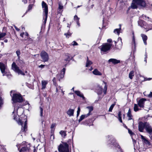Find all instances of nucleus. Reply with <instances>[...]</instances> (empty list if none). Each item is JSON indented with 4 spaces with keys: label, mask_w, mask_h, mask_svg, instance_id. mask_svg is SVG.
<instances>
[{
    "label": "nucleus",
    "mask_w": 152,
    "mask_h": 152,
    "mask_svg": "<svg viewBox=\"0 0 152 152\" xmlns=\"http://www.w3.org/2000/svg\"><path fill=\"white\" fill-rule=\"evenodd\" d=\"M145 3L143 0H133L131 7L134 9L137 8L138 6L145 7Z\"/></svg>",
    "instance_id": "1"
},
{
    "label": "nucleus",
    "mask_w": 152,
    "mask_h": 152,
    "mask_svg": "<svg viewBox=\"0 0 152 152\" xmlns=\"http://www.w3.org/2000/svg\"><path fill=\"white\" fill-rule=\"evenodd\" d=\"M58 150L59 152H71L69 151V145L66 142H63L60 144L58 148ZM54 152H58L57 151Z\"/></svg>",
    "instance_id": "2"
},
{
    "label": "nucleus",
    "mask_w": 152,
    "mask_h": 152,
    "mask_svg": "<svg viewBox=\"0 0 152 152\" xmlns=\"http://www.w3.org/2000/svg\"><path fill=\"white\" fill-rule=\"evenodd\" d=\"M42 6L43 9V20H44V22L45 24L46 23L48 17V7L44 1L42 2Z\"/></svg>",
    "instance_id": "3"
},
{
    "label": "nucleus",
    "mask_w": 152,
    "mask_h": 152,
    "mask_svg": "<svg viewBox=\"0 0 152 152\" xmlns=\"http://www.w3.org/2000/svg\"><path fill=\"white\" fill-rule=\"evenodd\" d=\"M27 117L25 116L24 117V119H19L18 122L19 124L20 125L22 126V128L21 131L22 132H25L27 129V120L26 119Z\"/></svg>",
    "instance_id": "4"
},
{
    "label": "nucleus",
    "mask_w": 152,
    "mask_h": 152,
    "mask_svg": "<svg viewBox=\"0 0 152 152\" xmlns=\"http://www.w3.org/2000/svg\"><path fill=\"white\" fill-rule=\"evenodd\" d=\"M12 100L14 103L17 102H21L23 101V99L20 94L15 93L13 94L12 96Z\"/></svg>",
    "instance_id": "5"
},
{
    "label": "nucleus",
    "mask_w": 152,
    "mask_h": 152,
    "mask_svg": "<svg viewBox=\"0 0 152 152\" xmlns=\"http://www.w3.org/2000/svg\"><path fill=\"white\" fill-rule=\"evenodd\" d=\"M111 47V45L108 43L103 44L99 48L101 50L102 53H104L109 50Z\"/></svg>",
    "instance_id": "6"
},
{
    "label": "nucleus",
    "mask_w": 152,
    "mask_h": 152,
    "mask_svg": "<svg viewBox=\"0 0 152 152\" xmlns=\"http://www.w3.org/2000/svg\"><path fill=\"white\" fill-rule=\"evenodd\" d=\"M12 69L15 72L18 73L19 75L21 74L23 75H25L24 72L19 69V67L16 65L15 62H13L12 65Z\"/></svg>",
    "instance_id": "7"
},
{
    "label": "nucleus",
    "mask_w": 152,
    "mask_h": 152,
    "mask_svg": "<svg viewBox=\"0 0 152 152\" xmlns=\"http://www.w3.org/2000/svg\"><path fill=\"white\" fill-rule=\"evenodd\" d=\"M40 56L42 61L43 62L47 61L49 59V56L48 53L45 51H42L40 53Z\"/></svg>",
    "instance_id": "8"
},
{
    "label": "nucleus",
    "mask_w": 152,
    "mask_h": 152,
    "mask_svg": "<svg viewBox=\"0 0 152 152\" xmlns=\"http://www.w3.org/2000/svg\"><path fill=\"white\" fill-rule=\"evenodd\" d=\"M65 70L66 69L65 68H64L61 71L60 73L57 75L56 76L57 79H58L59 81L64 77Z\"/></svg>",
    "instance_id": "9"
},
{
    "label": "nucleus",
    "mask_w": 152,
    "mask_h": 152,
    "mask_svg": "<svg viewBox=\"0 0 152 152\" xmlns=\"http://www.w3.org/2000/svg\"><path fill=\"white\" fill-rule=\"evenodd\" d=\"M148 124L147 123H143L142 122H140L139 123L138 125V129L140 132H143V130L145 127L146 126V124Z\"/></svg>",
    "instance_id": "10"
},
{
    "label": "nucleus",
    "mask_w": 152,
    "mask_h": 152,
    "mask_svg": "<svg viewBox=\"0 0 152 152\" xmlns=\"http://www.w3.org/2000/svg\"><path fill=\"white\" fill-rule=\"evenodd\" d=\"M145 130L146 132L150 135L152 134V127L149 124H146Z\"/></svg>",
    "instance_id": "11"
},
{
    "label": "nucleus",
    "mask_w": 152,
    "mask_h": 152,
    "mask_svg": "<svg viewBox=\"0 0 152 152\" xmlns=\"http://www.w3.org/2000/svg\"><path fill=\"white\" fill-rule=\"evenodd\" d=\"M146 101V99L145 98H141L138 102V105L141 108H143L144 105V103Z\"/></svg>",
    "instance_id": "12"
},
{
    "label": "nucleus",
    "mask_w": 152,
    "mask_h": 152,
    "mask_svg": "<svg viewBox=\"0 0 152 152\" xmlns=\"http://www.w3.org/2000/svg\"><path fill=\"white\" fill-rule=\"evenodd\" d=\"M6 68V66L3 63L0 62V69L3 76H4L6 74V73L5 72Z\"/></svg>",
    "instance_id": "13"
},
{
    "label": "nucleus",
    "mask_w": 152,
    "mask_h": 152,
    "mask_svg": "<svg viewBox=\"0 0 152 152\" xmlns=\"http://www.w3.org/2000/svg\"><path fill=\"white\" fill-rule=\"evenodd\" d=\"M30 149V145L28 144L26 146L22 147L20 150L19 152H28Z\"/></svg>",
    "instance_id": "14"
},
{
    "label": "nucleus",
    "mask_w": 152,
    "mask_h": 152,
    "mask_svg": "<svg viewBox=\"0 0 152 152\" xmlns=\"http://www.w3.org/2000/svg\"><path fill=\"white\" fill-rule=\"evenodd\" d=\"M141 137L142 140V141L146 145H151L150 142L147 140L144 136L142 135H140Z\"/></svg>",
    "instance_id": "15"
},
{
    "label": "nucleus",
    "mask_w": 152,
    "mask_h": 152,
    "mask_svg": "<svg viewBox=\"0 0 152 152\" xmlns=\"http://www.w3.org/2000/svg\"><path fill=\"white\" fill-rule=\"evenodd\" d=\"M138 25L140 27H145V26H146V23L144 21L142 20H140L138 21Z\"/></svg>",
    "instance_id": "16"
},
{
    "label": "nucleus",
    "mask_w": 152,
    "mask_h": 152,
    "mask_svg": "<svg viewBox=\"0 0 152 152\" xmlns=\"http://www.w3.org/2000/svg\"><path fill=\"white\" fill-rule=\"evenodd\" d=\"M108 61L109 62H111L114 64H118L120 62V61L119 60H117L113 58L110 59L108 60Z\"/></svg>",
    "instance_id": "17"
},
{
    "label": "nucleus",
    "mask_w": 152,
    "mask_h": 152,
    "mask_svg": "<svg viewBox=\"0 0 152 152\" xmlns=\"http://www.w3.org/2000/svg\"><path fill=\"white\" fill-rule=\"evenodd\" d=\"M141 36L142 37L144 44L146 45H147L146 41L148 38L147 36L145 34H141Z\"/></svg>",
    "instance_id": "18"
},
{
    "label": "nucleus",
    "mask_w": 152,
    "mask_h": 152,
    "mask_svg": "<svg viewBox=\"0 0 152 152\" xmlns=\"http://www.w3.org/2000/svg\"><path fill=\"white\" fill-rule=\"evenodd\" d=\"M74 109H69L67 111V113L69 116H73L74 115Z\"/></svg>",
    "instance_id": "19"
},
{
    "label": "nucleus",
    "mask_w": 152,
    "mask_h": 152,
    "mask_svg": "<svg viewBox=\"0 0 152 152\" xmlns=\"http://www.w3.org/2000/svg\"><path fill=\"white\" fill-rule=\"evenodd\" d=\"M92 62L91 61L89 60L88 57L87 56L86 66V67L89 66L91 65L92 64Z\"/></svg>",
    "instance_id": "20"
},
{
    "label": "nucleus",
    "mask_w": 152,
    "mask_h": 152,
    "mask_svg": "<svg viewBox=\"0 0 152 152\" xmlns=\"http://www.w3.org/2000/svg\"><path fill=\"white\" fill-rule=\"evenodd\" d=\"M75 93L78 96L82 97L83 99H85V97L80 92L78 91H75Z\"/></svg>",
    "instance_id": "21"
},
{
    "label": "nucleus",
    "mask_w": 152,
    "mask_h": 152,
    "mask_svg": "<svg viewBox=\"0 0 152 152\" xmlns=\"http://www.w3.org/2000/svg\"><path fill=\"white\" fill-rule=\"evenodd\" d=\"M96 92L98 94H101L102 92V88L99 86H98L97 88Z\"/></svg>",
    "instance_id": "22"
},
{
    "label": "nucleus",
    "mask_w": 152,
    "mask_h": 152,
    "mask_svg": "<svg viewBox=\"0 0 152 152\" xmlns=\"http://www.w3.org/2000/svg\"><path fill=\"white\" fill-rule=\"evenodd\" d=\"M127 115L128 117V120H131L132 119V116L131 114V110L129 108L128 110V111L127 113Z\"/></svg>",
    "instance_id": "23"
},
{
    "label": "nucleus",
    "mask_w": 152,
    "mask_h": 152,
    "mask_svg": "<svg viewBox=\"0 0 152 152\" xmlns=\"http://www.w3.org/2000/svg\"><path fill=\"white\" fill-rule=\"evenodd\" d=\"M93 73L94 74L97 75H101L102 74L97 69H94L93 72Z\"/></svg>",
    "instance_id": "24"
},
{
    "label": "nucleus",
    "mask_w": 152,
    "mask_h": 152,
    "mask_svg": "<svg viewBox=\"0 0 152 152\" xmlns=\"http://www.w3.org/2000/svg\"><path fill=\"white\" fill-rule=\"evenodd\" d=\"M48 82L47 81L42 80V89H45L46 87V86Z\"/></svg>",
    "instance_id": "25"
},
{
    "label": "nucleus",
    "mask_w": 152,
    "mask_h": 152,
    "mask_svg": "<svg viewBox=\"0 0 152 152\" xmlns=\"http://www.w3.org/2000/svg\"><path fill=\"white\" fill-rule=\"evenodd\" d=\"M80 18H78L76 15H75L74 17V20L76 22L77 25L79 26H80V23L79 22Z\"/></svg>",
    "instance_id": "26"
},
{
    "label": "nucleus",
    "mask_w": 152,
    "mask_h": 152,
    "mask_svg": "<svg viewBox=\"0 0 152 152\" xmlns=\"http://www.w3.org/2000/svg\"><path fill=\"white\" fill-rule=\"evenodd\" d=\"M63 6L62 4L60 2H59L58 10H59V11H63Z\"/></svg>",
    "instance_id": "27"
},
{
    "label": "nucleus",
    "mask_w": 152,
    "mask_h": 152,
    "mask_svg": "<svg viewBox=\"0 0 152 152\" xmlns=\"http://www.w3.org/2000/svg\"><path fill=\"white\" fill-rule=\"evenodd\" d=\"M134 76V71L133 70L131 71L129 75V78L132 80V79L133 77Z\"/></svg>",
    "instance_id": "28"
},
{
    "label": "nucleus",
    "mask_w": 152,
    "mask_h": 152,
    "mask_svg": "<svg viewBox=\"0 0 152 152\" xmlns=\"http://www.w3.org/2000/svg\"><path fill=\"white\" fill-rule=\"evenodd\" d=\"M120 26V27L119 28H116L115 29L114 31V32L115 33H117L118 35L119 34L120 31L121 30V25H119Z\"/></svg>",
    "instance_id": "29"
},
{
    "label": "nucleus",
    "mask_w": 152,
    "mask_h": 152,
    "mask_svg": "<svg viewBox=\"0 0 152 152\" xmlns=\"http://www.w3.org/2000/svg\"><path fill=\"white\" fill-rule=\"evenodd\" d=\"M16 54L18 57V60H20V51L19 50H17L16 52Z\"/></svg>",
    "instance_id": "30"
},
{
    "label": "nucleus",
    "mask_w": 152,
    "mask_h": 152,
    "mask_svg": "<svg viewBox=\"0 0 152 152\" xmlns=\"http://www.w3.org/2000/svg\"><path fill=\"white\" fill-rule=\"evenodd\" d=\"M139 109L138 108V105L136 104H134V111L135 112H137L139 110Z\"/></svg>",
    "instance_id": "31"
},
{
    "label": "nucleus",
    "mask_w": 152,
    "mask_h": 152,
    "mask_svg": "<svg viewBox=\"0 0 152 152\" xmlns=\"http://www.w3.org/2000/svg\"><path fill=\"white\" fill-rule=\"evenodd\" d=\"M60 134L63 137H64L66 136V132L65 131H61L60 132Z\"/></svg>",
    "instance_id": "32"
},
{
    "label": "nucleus",
    "mask_w": 152,
    "mask_h": 152,
    "mask_svg": "<svg viewBox=\"0 0 152 152\" xmlns=\"http://www.w3.org/2000/svg\"><path fill=\"white\" fill-rule=\"evenodd\" d=\"M104 83L105 84L104 88V90H103V93L104 94H105L106 93L107 90V86L105 82H104Z\"/></svg>",
    "instance_id": "33"
},
{
    "label": "nucleus",
    "mask_w": 152,
    "mask_h": 152,
    "mask_svg": "<svg viewBox=\"0 0 152 152\" xmlns=\"http://www.w3.org/2000/svg\"><path fill=\"white\" fill-rule=\"evenodd\" d=\"M122 42H120V43L118 45H115V47L118 49H120L122 48Z\"/></svg>",
    "instance_id": "34"
},
{
    "label": "nucleus",
    "mask_w": 152,
    "mask_h": 152,
    "mask_svg": "<svg viewBox=\"0 0 152 152\" xmlns=\"http://www.w3.org/2000/svg\"><path fill=\"white\" fill-rule=\"evenodd\" d=\"M87 108L89 110V112L88 113H90V114L91 115V112L93 110V108L92 106H89L87 107Z\"/></svg>",
    "instance_id": "35"
},
{
    "label": "nucleus",
    "mask_w": 152,
    "mask_h": 152,
    "mask_svg": "<svg viewBox=\"0 0 152 152\" xmlns=\"http://www.w3.org/2000/svg\"><path fill=\"white\" fill-rule=\"evenodd\" d=\"M115 105V103H114V104H112L111 105V106H110V107L109 109V110H108V111L109 112H111L112 111V110L113 108L114 107V106Z\"/></svg>",
    "instance_id": "36"
},
{
    "label": "nucleus",
    "mask_w": 152,
    "mask_h": 152,
    "mask_svg": "<svg viewBox=\"0 0 152 152\" xmlns=\"http://www.w3.org/2000/svg\"><path fill=\"white\" fill-rule=\"evenodd\" d=\"M43 109L41 107H39V112L40 113V116L42 117L43 116Z\"/></svg>",
    "instance_id": "37"
},
{
    "label": "nucleus",
    "mask_w": 152,
    "mask_h": 152,
    "mask_svg": "<svg viewBox=\"0 0 152 152\" xmlns=\"http://www.w3.org/2000/svg\"><path fill=\"white\" fill-rule=\"evenodd\" d=\"M72 34L69 32V31H68L67 33H65L64 35L66 36V37H69Z\"/></svg>",
    "instance_id": "38"
},
{
    "label": "nucleus",
    "mask_w": 152,
    "mask_h": 152,
    "mask_svg": "<svg viewBox=\"0 0 152 152\" xmlns=\"http://www.w3.org/2000/svg\"><path fill=\"white\" fill-rule=\"evenodd\" d=\"M66 56L67 57V58H66L64 60L67 62H69V61L70 60V59L69 56L68 54H67L66 55Z\"/></svg>",
    "instance_id": "39"
},
{
    "label": "nucleus",
    "mask_w": 152,
    "mask_h": 152,
    "mask_svg": "<svg viewBox=\"0 0 152 152\" xmlns=\"http://www.w3.org/2000/svg\"><path fill=\"white\" fill-rule=\"evenodd\" d=\"M133 36L132 37V45L134 44V45L135 46V41L134 34L133 33Z\"/></svg>",
    "instance_id": "40"
},
{
    "label": "nucleus",
    "mask_w": 152,
    "mask_h": 152,
    "mask_svg": "<svg viewBox=\"0 0 152 152\" xmlns=\"http://www.w3.org/2000/svg\"><path fill=\"white\" fill-rule=\"evenodd\" d=\"M84 115H82L80 117V118L79 120V122H80L81 121H82L83 120V119H84L85 118L84 117Z\"/></svg>",
    "instance_id": "41"
},
{
    "label": "nucleus",
    "mask_w": 152,
    "mask_h": 152,
    "mask_svg": "<svg viewBox=\"0 0 152 152\" xmlns=\"http://www.w3.org/2000/svg\"><path fill=\"white\" fill-rule=\"evenodd\" d=\"M128 132L130 134L131 136H132L134 134V133L129 129H128Z\"/></svg>",
    "instance_id": "42"
},
{
    "label": "nucleus",
    "mask_w": 152,
    "mask_h": 152,
    "mask_svg": "<svg viewBox=\"0 0 152 152\" xmlns=\"http://www.w3.org/2000/svg\"><path fill=\"white\" fill-rule=\"evenodd\" d=\"M27 37L26 38L28 40H31V41H32V39L30 38H28V33L27 32H26L25 33H24V34Z\"/></svg>",
    "instance_id": "43"
},
{
    "label": "nucleus",
    "mask_w": 152,
    "mask_h": 152,
    "mask_svg": "<svg viewBox=\"0 0 152 152\" xmlns=\"http://www.w3.org/2000/svg\"><path fill=\"white\" fill-rule=\"evenodd\" d=\"M6 35L5 33H0V39L4 37Z\"/></svg>",
    "instance_id": "44"
},
{
    "label": "nucleus",
    "mask_w": 152,
    "mask_h": 152,
    "mask_svg": "<svg viewBox=\"0 0 152 152\" xmlns=\"http://www.w3.org/2000/svg\"><path fill=\"white\" fill-rule=\"evenodd\" d=\"M3 104V99L1 97H0V107H1Z\"/></svg>",
    "instance_id": "45"
},
{
    "label": "nucleus",
    "mask_w": 152,
    "mask_h": 152,
    "mask_svg": "<svg viewBox=\"0 0 152 152\" xmlns=\"http://www.w3.org/2000/svg\"><path fill=\"white\" fill-rule=\"evenodd\" d=\"M80 107H78V108H77V117H78L79 116V114H80Z\"/></svg>",
    "instance_id": "46"
},
{
    "label": "nucleus",
    "mask_w": 152,
    "mask_h": 152,
    "mask_svg": "<svg viewBox=\"0 0 152 152\" xmlns=\"http://www.w3.org/2000/svg\"><path fill=\"white\" fill-rule=\"evenodd\" d=\"M71 45H73V46L77 45H78V44L75 41H74L72 43V44Z\"/></svg>",
    "instance_id": "47"
},
{
    "label": "nucleus",
    "mask_w": 152,
    "mask_h": 152,
    "mask_svg": "<svg viewBox=\"0 0 152 152\" xmlns=\"http://www.w3.org/2000/svg\"><path fill=\"white\" fill-rule=\"evenodd\" d=\"M147 53L146 52L145 53V58L144 61L146 63L147 62Z\"/></svg>",
    "instance_id": "48"
},
{
    "label": "nucleus",
    "mask_w": 152,
    "mask_h": 152,
    "mask_svg": "<svg viewBox=\"0 0 152 152\" xmlns=\"http://www.w3.org/2000/svg\"><path fill=\"white\" fill-rule=\"evenodd\" d=\"M53 83L54 85H56V79L55 77H54L53 80Z\"/></svg>",
    "instance_id": "49"
},
{
    "label": "nucleus",
    "mask_w": 152,
    "mask_h": 152,
    "mask_svg": "<svg viewBox=\"0 0 152 152\" xmlns=\"http://www.w3.org/2000/svg\"><path fill=\"white\" fill-rule=\"evenodd\" d=\"M32 7V5L31 4H30L29 5L28 7V11H29L30 10H31Z\"/></svg>",
    "instance_id": "50"
},
{
    "label": "nucleus",
    "mask_w": 152,
    "mask_h": 152,
    "mask_svg": "<svg viewBox=\"0 0 152 152\" xmlns=\"http://www.w3.org/2000/svg\"><path fill=\"white\" fill-rule=\"evenodd\" d=\"M84 116V117L85 118H86L88 117L90 115V113H88L86 115H83Z\"/></svg>",
    "instance_id": "51"
},
{
    "label": "nucleus",
    "mask_w": 152,
    "mask_h": 152,
    "mask_svg": "<svg viewBox=\"0 0 152 152\" xmlns=\"http://www.w3.org/2000/svg\"><path fill=\"white\" fill-rule=\"evenodd\" d=\"M45 65H42V64L40 65H39L38 66V67L39 68H41V69L43 68L44 67V66H45Z\"/></svg>",
    "instance_id": "52"
},
{
    "label": "nucleus",
    "mask_w": 152,
    "mask_h": 152,
    "mask_svg": "<svg viewBox=\"0 0 152 152\" xmlns=\"http://www.w3.org/2000/svg\"><path fill=\"white\" fill-rule=\"evenodd\" d=\"M56 126V124H53L51 126L50 128L53 129Z\"/></svg>",
    "instance_id": "53"
},
{
    "label": "nucleus",
    "mask_w": 152,
    "mask_h": 152,
    "mask_svg": "<svg viewBox=\"0 0 152 152\" xmlns=\"http://www.w3.org/2000/svg\"><path fill=\"white\" fill-rule=\"evenodd\" d=\"M149 97H152V92H151L148 95Z\"/></svg>",
    "instance_id": "54"
},
{
    "label": "nucleus",
    "mask_w": 152,
    "mask_h": 152,
    "mask_svg": "<svg viewBox=\"0 0 152 152\" xmlns=\"http://www.w3.org/2000/svg\"><path fill=\"white\" fill-rule=\"evenodd\" d=\"M14 27L16 30L18 31H19L20 30V29L18 28L16 26H14Z\"/></svg>",
    "instance_id": "55"
},
{
    "label": "nucleus",
    "mask_w": 152,
    "mask_h": 152,
    "mask_svg": "<svg viewBox=\"0 0 152 152\" xmlns=\"http://www.w3.org/2000/svg\"><path fill=\"white\" fill-rule=\"evenodd\" d=\"M152 78H145V80H150Z\"/></svg>",
    "instance_id": "56"
},
{
    "label": "nucleus",
    "mask_w": 152,
    "mask_h": 152,
    "mask_svg": "<svg viewBox=\"0 0 152 152\" xmlns=\"http://www.w3.org/2000/svg\"><path fill=\"white\" fill-rule=\"evenodd\" d=\"M118 119L120 122H121V123L122 122V119H121V117H119Z\"/></svg>",
    "instance_id": "57"
},
{
    "label": "nucleus",
    "mask_w": 152,
    "mask_h": 152,
    "mask_svg": "<svg viewBox=\"0 0 152 152\" xmlns=\"http://www.w3.org/2000/svg\"><path fill=\"white\" fill-rule=\"evenodd\" d=\"M24 32L22 33H21L20 34V36L21 37H23V35H24Z\"/></svg>",
    "instance_id": "58"
},
{
    "label": "nucleus",
    "mask_w": 152,
    "mask_h": 152,
    "mask_svg": "<svg viewBox=\"0 0 152 152\" xmlns=\"http://www.w3.org/2000/svg\"><path fill=\"white\" fill-rule=\"evenodd\" d=\"M118 118L121 117V111H119L118 112Z\"/></svg>",
    "instance_id": "59"
},
{
    "label": "nucleus",
    "mask_w": 152,
    "mask_h": 152,
    "mask_svg": "<svg viewBox=\"0 0 152 152\" xmlns=\"http://www.w3.org/2000/svg\"><path fill=\"white\" fill-rule=\"evenodd\" d=\"M112 40L111 39H107V41L108 42H112Z\"/></svg>",
    "instance_id": "60"
},
{
    "label": "nucleus",
    "mask_w": 152,
    "mask_h": 152,
    "mask_svg": "<svg viewBox=\"0 0 152 152\" xmlns=\"http://www.w3.org/2000/svg\"><path fill=\"white\" fill-rule=\"evenodd\" d=\"M27 0H22V1L24 2L25 4L26 3Z\"/></svg>",
    "instance_id": "61"
},
{
    "label": "nucleus",
    "mask_w": 152,
    "mask_h": 152,
    "mask_svg": "<svg viewBox=\"0 0 152 152\" xmlns=\"http://www.w3.org/2000/svg\"><path fill=\"white\" fill-rule=\"evenodd\" d=\"M118 41H119V40H120V42H122V41H121L122 39H121V37H119L118 38Z\"/></svg>",
    "instance_id": "62"
},
{
    "label": "nucleus",
    "mask_w": 152,
    "mask_h": 152,
    "mask_svg": "<svg viewBox=\"0 0 152 152\" xmlns=\"http://www.w3.org/2000/svg\"><path fill=\"white\" fill-rule=\"evenodd\" d=\"M21 63H23V61L22 60H21L20 59V60H18Z\"/></svg>",
    "instance_id": "63"
},
{
    "label": "nucleus",
    "mask_w": 152,
    "mask_h": 152,
    "mask_svg": "<svg viewBox=\"0 0 152 152\" xmlns=\"http://www.w3.org/2000/svg\"><path fill=\"white\" fill-rule=\"evenodd\" d=\"M34 152H37L36 149L35 148H34Z\"/></svg>",
    "instance_id": "64"
}]
</instances>
